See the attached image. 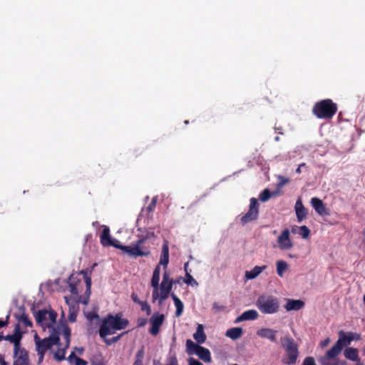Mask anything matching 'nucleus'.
I'll return each instance as SVG.
<instances>
[{"label": "nucleus", "instance_id": "4be33fe9", "mask_svg": "<svg viewBox=\"0 0 365 365\" xmlns=\"http://www.w3.org/2000/svg\"><path fill=\"white\" fill-rule=\"evenodd\" d=\"M258 313L255 309H250L244 312L240 316L236 318L235 323H239L247 320H255L257 319Z\"/></svg>", "mask_w": 365, "mask_h": 365}, {"label": "nucleus", "instance_id": "3c124183", "mask_svg": "<svg viewBox=\"0 0 365 365\" xmlns=\"http://www.w3.org/2000/svg\"><path fill=\"white\" fill-rule=\"evenodd\" d=\"M87 364L88 363L86 361L79 357L76 358V360L75 361L76 365H87Z\"/></svg>", "mask_w": 365, "mask_h": 365}, {"label": "nucleus", "instance_id": "393cba45", "mask_svg": "<svg viewBox=\"0 0 365 365\" xmlns=\"http://www.w3.org/2000/svg\"><path fill=\"white\" fill-rule=\"evenodd\" d=\"M353 340H354V337H353L352 333H349L348 336H347L344 331H340L339 332V339H338L337 341L340 342L342 349L344 346L349 344L350 342Z\"/></svg>", "mask_w": 365, "mask_h": 365}, {"label": "nucleus", "instance_id": "052dcab7", "mask_svg": "<svg viewBox=\"0 0 365 365\" xmlns=\"http://www.w3.org/2000/svg\"><path fill=\"white\" fill-rule=\"evenodd\" d=\"M133 365H143V363L140 359H138L134 362Z\"/></svg>", "mask_w": 365, "mask_h": 365}, {"label": "nucleus", "instance_id": "0eeeda50", "mask_svg": "<svg viewBox=\"0 0 365 365\" xmlns=\"http://www.w3.org/2000/svg\"><path fill=\"white\" fill-rule=\"evenodd\" d=\"M282 346L286 351L287 358L282 360L285 364L293 365L296 364L299 356L298 346L290 336L282 339Z\"/></svg>", "mask_w": 365, "mask_h": 365}, {"label": "nucleus", "instance_id": "864d4df0", "mask_svg": "<svg viewBox=\"0 0 365 365\" xmlns=\"http://www.w3.org/2000/svg\"><path fill=\"white\" fill-rule=\"evenodd\" d=\"M147 322V319L144 318H139L138 319V327H143L145 325Z\"/></svg>", "mask_w": 365, "mask_h": 365}, {"label": "nucleus", "instance_id": "c756f323", "mask_svg": "<svg viewBox=\"0 0 365 365\" xmlns=\"http://www.w3.org/2000/svg\"><path fill=\"white\" fill-rule=\"evenodd\" d=\"M171 297L175 303L176 311L175 316L179 317L182 315L183 312L184 305L182 301L174 294H171Z\"/></svg>", "mask_w": 365, "mask_h": 365}, {"label": "nucleus", "instance_id": "de8ad7c7", "mask_svg": "<svg viewBox=\"0 0 365 365\" xmlns=\"http://www.w3.org/2000/svg\"><path fill=\"white\" fill-rule=\"evenodd\" d=\"M78 313L76 312H68V321L70 322H75L76 321Z\"/></svg>", "mask_w": 365, "mask_h": 365}, {"label": "nucleus", "instance_id": "aec40b11", "mask_svg": "<svg viewBox=\"0 0 365 365\" xmlns=\"http://www.w3.org/2000/svg\"><path fill=\"white\" fill-rule=\"evenodd\" d=\"M101 243L103 246H113L115 247H118V245L115 244L110 237V229L108 227L104 225L103 231L101 234Z\"/></svg>", "mask_w": 365, "mask_h": 365}, {"label": "nucleus", "instance_id": "5fc2aeb1", "mask_svg": "<svg viewBox=\"0 0 365 365\" xmlns=\"http://www.w3.org/2000/svg\"><path fill=\"white\" fill-rule=\"evenodd\" d=\"M9 318V316H7L6 317V319L5 321H3V320L0 319V328L6 327L8 324V323H9V322H8Z\"/></svg>", "mask_w": 365, "mask_h": 365}, {"label": "nucleus", "instance_id": "a211bd4d", "mask_svg": "<svg viewBox=\"0 0 365 365\" xmlns=\"http://www.w3.org/2000/svg\"><path fill=\"white\" fill-rule=\"evenodd\" d=\"M294 208L297 221L299 222H301L303 220H304L307 217L308 211L304 206L300 198L297 200Z\"/></svg>", "mask_w": 365, "mask_h": 365}, {"label": "nucleus", "instance_id": "58836bf2", "mask_svg": "<svg viewBox=\"0 0 365 365\" xmlns=\"http://www.w3.org/2000/svg\"><path fill=\"white\" fill-rule=\"evenodd\" d=\"M19 321L22 322L26 327H32V322L29 319L28 316L26 314H22L19 317Z\"/></svg>", "mask_w": 365, "mask_h": 365}, {"label": "nucleus", "instance_id": "a19ab883", "mask_svg": "<svg viewBox=\"0 0 365 365\" xmlns=\"http://www.w3.org/2000/svg\"><path fill=\"white\" fill-rule=\"evenodd\" d=\"M322 365H347L345 361L337 360L334 363H330L329 361H326V360H320Z\"/></svg>", "mask_w": 365, "mask_h": 365}, {"label": "nucleus", "instance_id": "603ef678", "mask_svg": "<svg viewBox=\"0 0 365 365\" xmlns=\"http://www.w3.org/2000/svg\"><path fill=\"white\" fill-rule=\"evenodd\" d=\"M131 299H133V301L137 304H141L142 301H140L139 299H138V295L135 294V293H132L131 294Z\"/></svg>", "mask_w": 365, "mask_h": 365}, {"label": "nucleus", "instance_id": "7c9ffc66", "mask_svg": "<svg viewBox=\"0 0 365 365\" xmlns=\"http://www.w3.org/2000/svg\"><path fill=\"white\" fill-rule=\"evenodd\" d=\"M265 266L259 267L255 266L252 270L247 271L245 273V276L247 279H252L257 277L264 269Z\"/></svg>", "mask_w": 365, "mask_h": 365}, {"label": "nucleus", "instance_id": "f704fd0d", "mask_svg": "<svg viewBox=\"0 0 365 365\" xmlns=\"http://www.w3.org/2000/svg\"><path fill=\"white\" fill-rule=\"evenodd\" d=\"M288 264L283 260L278 261L277 262V272L280 277L284 275V272L287 269Z\"/></svg>", "mask_w": 365, "mask_h": 365}, {"label": "nucleus", "instance_id": "4c0bfd02", "mask_svg": "<svg viewBox=\"0 0 365 365\" xmlns=\"http://www.w3.org/2000/svg\"><path fill=\"white\" fill-rule=\"evenodd\" d=\"M125 332H123V333H121L120 334H118V336H113V338L108 339H106L104 340L105 343L107 344V345H110L112 344H114V343H116L117 341H118V340L121 338V336L125 334Z\"/></svg>", "mask_w": 365, "mask_h": 365}, {"label": "nucleus", "instance_id": "9d476101", "mask_svg": "<svg viewBox=\"0 0 365 365\" xmlns=\"http://www.w3.org/2000/svg\"><path fill=\"white\" fill-rule=\"evenodd\" d=\"M81 273L83 274V279L86 284V291L83 295H78V299L76 300L77 304L82 303L85 305H87L89 302L90 295L91 294V273L92 269H86L81 270Z\"/></svg>", "mask_w": 365, "mask_h": 365}, {"label": "nucleus", "instance_id": "774afa93", "mask_svg": "<svg viewBox=\"0 0 365 365\" xmlns=\"http://www.w3.org/2000/svg\"><path fill=\"white\" fill-rule=\"evenodd\" d=\"M142 354H143V350L139 351L137 354V356L140 357L142 355Z\"/></svg>", "mask_w": 365, "mask_h": 365}, {"label": "nucleus", "instance_id": "9b49d317", "mask_svg": "<svg viewBox=\"0 0 365 365\" xmlns=\"http://www.w3.org/2000/svg\"><path fill=\"white\" fill-rule=\"evenodd\" d=\"M259 215V203L255 197L250 199L249 210L240 218L241 223L245 225L257 219Z\"/></svg>", "mask_w": 365, "mask_h": 365}, {"label": "nucleus", "instance_id": "79ce46f5", "mask_svg": "<svg viewBox=\"0 0 365 365\" xmlns=\"http://www.w3.org/2000/svg\"><path fill=\"white\" fill-rule=\"evenodd\" d=\"M85 316H86V319L90 322L93 321L94 319L99 318L98 314L94 312H88L87 313H85Z\"/></svg>", "mask_w": 365, "mask_h": 365}, {"label": "nucleus", "instance_id": "5701e85b", "mask_svg": "<svg viewBox=\"0 0 365 365\" xmlns=\"http://www.w3.org/2000/svg\"><path fill=\"white\" fill-rule=\"evenodd\" d=\"M311 204L315 211L320 215H327V209L323 203V202L317 198V197H313L311 200Z\"/></svg>", "mask_w": 365, "mask_h": 365}, {"label": "nucleus", "instance_id": "7ed1b4c3", "mask_svg": "<svg viewBox=\"0 0 365 365\" xmlns=\"http://www.w3.org/2000/svg\"><path fill=\"white\" fill-rule=\"evenodd\" d=\"M338 107L331 99L327 98L317 102L312 108V113L320 119H331L336 113Z\"/></svg>", "mask_w": 365, "mask_h": 365}, {"label": "nucleus", "instance_id": "20e7f679", "mask_svg": "<svg viewBox=\"0 0 365 365\" xmlns=\"http://www.w3.org/2000/svg\"><path fill=\"white\" fill-rule=\"evenodd\" d=\"M169 263V247L168 243L165 241L162 247V251L160 255V259L159 264L154 269L152 279H151V286L153 288V295L155 297L158 296V287H159L160 282V265L163 266L164 269H166L168 267V264Z\"/></svg>", "mask_w": 365, "mask_h": 365}, {"label": "nucleus", "instance_id": "a18cd8bd", "mask_svg": "<svg viewBox=\"0 0 365 365\" xmlns=\"http://www.w3.org/2000/svg\"><path fill=\"white\" fill-rule=\"evenodd\" d=\"M302 365H316V363L313 357L307 356L304 359Z\"/></svg>", "mask_w": 365, "mask_h": 365}, {"label": "nucleus", "instance_id": "f257e3e1", "mask_svg": "<svg viewBox=\"0 0 365 365\" xmlns=\"http://www.w3.org/2000/svg\"><path fill=\"white\" fill-rule=\"evenodd\" d=\"M61 333V329L59 328V324L56 328H53L50 331L48 337L41 339L37 334L34 336V341L36 344V350L38 356V363H41L43 360L44 355L47 350L51 349L53 345H60L59 335Z\"/></svg>", "mask_w": 365, "mask_h": 365}, {"label": "nucleus", "instance_id": "13d9d810", "mask_svg": "<svg viewBox=\"0 0 365 365\" xmlns=\"http://www.w3.org/2000/svg\"><path fill=\"white\" fill-rule=\"evenodd\" d=\"M302 165H306V164H305V163H302V164H300V165L298 166V168L296 169V173H297L300 174V173H302V170H301V168H302Z\"/></svg>", "mask_w": 365, "mask_h": 365}, {"label": "nucleus", "instance_id": "c85d7f7f", "mask_svg": "<svg viewBox=\"0 0 365 365\" xmlns=\"http://www.w3.org/2000/svg\"><path fill=\"white\" fill-rule=\"evenodd\" d=\"M193 338L198 344H202L206 340V335L204 332V327L202 324H199L196 331L193 334Z\"/></svg>", "mask_w": 365, "mask_h": 365}, {"label": "nucleus", "instance_id": "37998d69", "mask_svg": "<svg viewBox=\"0 0 365 365\" xmlns=\"http://www.w3.org/2000/svg\"><path fill=\"white\" fill-rule=\"evenodd\" d=\"M141 307L142 311H145L148 315H150L151 313V309L149 306V304L146 302H142L141 304H140Z\"/></svg>", "mask_w": 365, "mask_h": 365}, {"label": "nucleus", "instance_id": "e433bc0d", "mask_svg": "<svg viewBox=\"0 0 365 365\" xmlns=\"http://www.w3.org/2000/svg\"><path fill=\"white\" fill-rule=\"evenodd\" d=\"M271 197V192L269 189H264L259 195V199L262 202H266Z\"/></svg>", "mask_w": 365, "mask_h": 365}, {"label": "nucleus", "instance_id": "4468645a", "mask_svg": "<svg viewBox=\"0 0 365 365\" xmlns=\"http://www.w3.org/2000/svg\"><path fill=\"white\" fill-rule=\"evenodd\" d=\"M164 321L165 316L163 314H160L159 312L154 313L150 319L151 327L149 332L152 335L156 336L159 333L160 327L163 325Z\"/></svg>", "mask_w": 365, "mask_h": 365}, {"label": "nucleus", "instance_id": "f03ea898", "mask_svg": "<svg viewBox=\"0 0 365 365\" xmlns=\"http://www.w3.org/2000/svg\"><path fill=\"white\" fill-rule=\"evenodd\" d=\"M128 324V320L122 318L120 314H108L102 321L99 335L101 338H105L108 335L113 334L116 330L125 329Z\"/></svg>", "mask_w": 365, "mask_h": 365}, {"label": "nucleus", "instance_id": "a878e982", "mask_svg": "<svg viewBox=\"0 0 365 365\" xmlns=\"http://www.w3.org/2000/svg\"><path fill=\"white\" fill-rule=\"evenodd\" d=\"M195 354L205 363H210L212 361L210 351L208 349L203 346L199 347Z\"/></svg>", "mask_w": 365, "mask_h": 365}, {"label": "nucleus", "instance_id": "6ab92c4d", "mask_svg": "<svg viewBox=\"0 0 365 365\" xmlns=\"http://www.w3.org/2000/svg\"><path fill=\"white\" fill-rule=\"evenodd\" d=\"M342 351L341 346L339 341H336V344L327 351L325 356L321 359V360H326L329 361L330 359L336 357Z\"/></svg>", "mask_w": 365, "mask_h": 365}, {"label": "nucleus", "instance_id": "4d7b16f0", "mask_svg": "<svg viewBox=\"0 0 365 365\" xmlns=\"http://www.w3.org/2000/svg\"><path fill=\"white\" fill-rule=\"evenodd\" d=\"M329 343V338H327V339H326L324 341H322V342L320 343V345H321V346H322V347H324V346H327V344H328Z\"/></svg>", "mask_w": 365, "mask_h": 365}, {"label": "nucleus", "instance_id": "412c9836", "mask_svg": "<svg viewBox=\"0 0 365 365\" xmlns=\"http://www.w3.org/2000/svg\"><path fill=\"white\" fill-rule=\"evenodd\" d=\"M277 331L269 328H262L257 331V334L262 337L269 339L272 342H275Z\"/></svg>", "mask_w": 365, "mask_h": 365}, {"label": "nucleus", "instance_id": "0e129e2a", "mask_svg": "<svg viewBox=\"0 0 365 365\" xmlns=\"http://www.w3.org/2000/svg\"><path fill=\"white\" fill-rule=\"evenodd\" d=\"M92 365H104L103 362H92Z\"/></svg>", "mask_w": 365, "mask_h": 365}, {"label": "nucleus", "instance_id": "bb28decb", "mask_svg": "<svg viewBox=\"0 0 365 365\" xmlns=\"http://www.w3.org/2000/svg\"><path fill=\"white\" fill-rule=\"evenodd\" d=\"M344 356L351 361H358L359 359V351L358 349L353 347L346 348L344 352Z\"/></svg>", "mask_w": 365, "mask_h": 365}, {"label": "nucleus", "instance_id": "72a5a7b5", "mask_svg": "<svg viewBox=\"0 0 365 365\" xmlns=\"http://www.w3.org/2000/svg\"><path fill=\"white\" fill-rule=\"evenodd\" d=\"M187 267H188V262H186L184 264V269L186 272L185 274V282L187 284L193 285V284H197V282L194 279L192 276L187 271Z\"/></svg>", "mask_w": 365, "mask_h": 365}, {"label": "nucleus", "instance_id": "c03bdc74", "mask_svg": "<svg viewBox=\"0 0 365 365\" xmlns=\"http://www.w3.org/2000/svg\"><path fill=\"white\" fill-rule=\"evenodd\" d=\"M170 281H174V280L173 279L170 278V273H169V272L166 269L164 271V273H163V280H162L161 283H165H165H168Z\"/></svg>", "mask_w": 365, "mask_h": 365}, {"label": "nucleus", "instance_id": "e2e57ef3", "mask_svg": "<svg viewBox=\"0 0 365 365\" xmlns=\"http://www.w3.org/2000/svg\"><path fill=\"white\" fill-rule=\"evenodd\" d=\"M362 235H363V243L365 245V228L362 231Z\"/></svg>", "mask_w": 365, "mask_h": 365}, {"label": "nucleus", "instance_id": "2eb2a0df", "mask_svg": "<svg viewBox=\"0 0 365 365\" xmlns=\"http://www.w3.org/2000/svg\"><path fill=\"white\" fill-rule=\"evenodd\" d=\"M22 335L20 331L19 325L17 324L14 329V333L13 334H9L5 336L4 339L9 341L10 342L14 344V354L16 356L19 351L21 348L20 341L21 339Z\"/></svg>", "mask_w": 365, "mask_h": 365}, {"label": "nucleus", "instance_id": "cd10ccee", "mask_svg": "<svg viewBox=\"0 0 365 365\" xmlns=\"http://www.w3.org/2000/svg\"><path fill=\"white\" fill-rule=\"evenodd\" d=\"M243 334V329L241 327H233L230 329H228L226 331V336L233 339L236 340L239 338H240Z\"/></svg>", "mask_w": 365, "mask_h": 365}, {"label": "nucleus", "instance_id": "dca6fc26", "mask_svg": "<svg viewBox=\"0 0 365 365\" xmlns=\"http://www.w3.org/2000/svg\"><path fill=\"white\" fill-rule=\"evenodd\" d=\"M277 242L279 248L283 250H287L293 247V244L289 238V230L285 229L277 238Z\"/></svg>", "mask_w": 365, "mask_h": 365}, {"label": "nucleus", "instance_id": "2f4dec72", "mask_svg": "<svg viewBox=\"0 0 365 365\" xmlns=\"http://www.w3.org/2000/svg\"><path fill=\"white\" fill-rule=\"evenodd\" d=\"M66 304L68 305V312H76L78 313L79 310V307L77 302L75 301L71 302V297H64Z\"/></svg>", "mask_w": 365, "mask_h": 365}, {"label": "nucleus", "instance_id": "ddd939ff", "mask_svg": "<svg viewBox=\"0 0 365 365\" xmlns=\"http://www.w3.org/2000/svg\"><path fill=\"white\" fill-rule=\"evenodd\" d=\"M176 284L175 281H170L168 283H161L160 284V292L159 287H158V296L155 297L153 295V292H152V297L153 302L157 299H159V304H162L165 299H167L170 295V293L172 290L173 285Z\"/></svg>", "mask_w": 365, "mask_h": 365}, {"label": "nucleus", "instance_id": "6e6d98bb", "mask_svg": "<svg viewBox=\"0 0 365 365\" xmlns=\"http://www.w3.org/2000/svg\"><path fill=\"white\" fill-rule=\"evenodd\" d=\"M0 365H9V364L5 361L4 357L1 354H0Z\"/></svg>", "mask_w": 365, "mask_h": 365}, {"label": "nucleus", "instance_id": "49530a36", "mask_svg": "<svg viewBox=\"0 0 365 365\" xmlns=\"http://www.w3.org/2000/svg\"><path fill=\"white\" fill-rule=\"evenodd\" d=\"M225 309V307L220 305L217 302H214L212 304V309L215 312H220Z\"/></svg>", "mask_w": 365, "mask_h": 365}, {"label": "nucleus", "instance_id": "473e14b6", "mask_svg": "<svg viewBox=\"0 0 365 365\" xmlns=\"http://www.w3.org/2000/svg\"><path fill=\"white\" fill-rule=\"evenodd\" d=\"M200 346H201L195 344L191 339H187L186 341L187 352L188 354H192L193 353L196 354Z\"/></svg>", "mask_w": 365, "mask_h": 365}, {"label": "nucleus", "instance_id": "f3484780", "mask_svg": "<svg viewBox=\"0 0 365 365\" xmlns=\"http://www.w3.org/2000/svg\"><path fill=\"white\" fill-rule=\"evenodd\" d=\"M15 359L13 365H30L29 354L27 351L22 348L19 349V351L16 356H14Z\"/></svg>", "mask_w": 365, "mask_h": 365}, {"label": "nucleus", "instance_id": "ea45409f", "mask_svg": "<svg viewBox=\"0 0 365 365\" xmlns=\"http://www.w3.org/2000/svg\"><path fill=\"white\" fill-rule=\"evenodd\" d=\"M157 200H158V197H153L151 202H150V204L148 205V206L146 207V210L148 212H152L154 211L155 208V206H156V203H157Z\"/></svg>", "mask_w": 365, "mask_h": 365}, {"label": "nucleus", "instance_id": "c9c22d12", "mask_svg": "<svg viewBox=\"0 0 365 365\" xmlns=\"http://www.w3.org/2000/svg\"><path fill=\"white\" fill-rule=\"evenodd\" d=\"M298 233L302 237V238L307 239L310 235V230L307 226L302 225L299 227Z\"/></svg>", "mask_w": 365, "mask_h": 365}, {"label": "nucleus", "instance_id": "09e8293b", "mask_svg": "<svg viewBox=\"0 0 365 365\" xmlns=\"http://www.w3.org/2000/svg\"><path fill=\"white\" fill-rule=\"evenodd\" d=\"M188 365H203L201 362L196 360L195 359L190 357L188 359Z\"/></svg>", "mask_w": 365, "mask_h": 365}, {"label": "nucleus", "instance_id": "6e6552de", "mask_svg": "<svg viewBox=\"0 0 365 365\" xmlns=\"http://www.w3.org/2000/svg\"><path fill=\"white\" fill-rule=\"evenodd\" d=\"M36 323L40 325L43 329L48 328L50 331H52L53 328H55L53 325L56 324L57 314L55 311L51 310L50 312L46 309L38 310L34 314Z\"/></svg>", "mask_w": 365, "mask_h": 365}, {"label": "nucleus", "instance_id": "423d86ee", "mask_svg": "<svg viewBox=\"0 0 365 365\" xmlns=\"http://www.w3.org/2000/svg\"><path fill=\"white\" fill-rule=\"evenodd\" d=\"M256 307L259 312L264 314L277 313L279 309L278 299L272 295H260L256 301Z\"/></svg>", "mask_w": 365, "mask_h": 365}, {"label": "nucleus", "instance_id": "1a4fd4ad", "mask_svg": "<svg viewBox=\"0 0 365 365\" xmlns=\"http://www.w3.org/2000/svg\"><path fill=\"white\" fill-rule=\"evenodd\" d=\"M59 328L61 329V334L65 341V345L63 348H58L53 354V358L57 361H61L66 359V350L69 347L71 342V329L66 321H61L59 324Z\"/></svg>", "mask_w": 365, "mask_h": 365}, {"label": "nucleus", "instance_id": "bf43d9fd", "mask_svg": "<svg viewBox=\"0 0 365 365\" xmlns=\"http://www.w3.org/2000/svg\"><path fill=\"white\" fill-rule=\"evenodd\" d=\"M299 227L298 226H293L292 227V233H298L299 232H297V230H299Z\"/></svg>", "mask_w": 365, "mask_h": 365}, {"label": "nucleus", "instance_id": "338daca9", "mask_svg": "<svg viewBox=\"0 0 365 365\" xmlns=\"http://www.w3.org/2000/svg\"><path fill=\"white\" fill-rule=\"evenodd\" d=\"M4 338H5V336L3 335V333H2V332H1V333H0V341H1V340H3V339H4Z\"/></svg>", "mask_w": 365, "mask_h": 365}, {"label": "nucleus", "instance_id": "f8f14e48", "mask_svg": "<svg viewBox=\"0 0 365 365\" xmlns=\"http://www.w3.org/2000/svg\"><path fill=\"white\" fill-rule=\"evenodd\" d=\"M81 276L83 279V274L81 273V271L72 273L68 279L69 291L74 296H78L79 292L81 291L83 284Z\"/></svg>", "mask_w": 365, "mask_h": 365}, {"label": "nucleus", "instance_id": "b1692460", "mask_svg": "<svg viewBox=\"0 0 365 365\" xmlns=\"http://www.w3.org/2000/svg\"><path fill=\"white\" fill-rule=\"evenodd\" d=\"M304 306V302L300 299H288L285 305L287 311L299 310Z\"/></svg>", "mask_w": 365, "mask_h": 365}, {"label": "nucleus", "instance_id": "39448f33", "mask_svg": "<svg viewBox=\"0 0 365 365\" xmlns=\"http://www.w3.org/2000/svg\"><path fill=\"white\" fill-rule=\"evenodd\" d=\"M155 234L153 232H148L145 235L139 236V239L137 240L135 245L131 246H122L119 245L118 248L128 253L130 256L134 257H142L148 256L150 252L148 249H144L143 244L146 240L153 237Z\"/></svg>", "mask_w": 365, "mask_h": 365}, {"label": "nucleus", "instance_id": "8fccbe9b", "mask_svg": "<svg viewBox=\"0 0 365 365\" xmlns=\"http://www.w3.org/2000/svg\"><path fill=\"white\" fill-rule=\"evenodd\" d=\"M76 358H78V356H76V355L75 354V353L73 351H72L71 353V354L68 356V357L67 358V360L68 361V362L70 364H73V361H76Z\"/></svg>", "mask_w": 365, "mask_h": 365}, {"label": "nucleus", "instance_id": "680f3d73", "mask_svg": "<svg viewBox=\"0 0 365 365\" xmlns=\"http://www.w3.org/2000/svg\"><path fill=\"white\" fill-rule=\"evenodd\" d=\"M289 179H283V180L281 181L280 183H281V185H284V184L289 182Z\"/></svg>", "mask_w": 365, "mask_h": 365}, {"label": "nucleus", "instance_id": "69168bd1", "mask_svg": "<svg viewBox=\"0 0 365 365\" xmlns=\"http://www.w3.org/2000/svg\"><path fill=\"white\" fill-rule=\"evenodd\" d=\"M353 337H354V340H358L360 339V336L359 334H356V336L353 335Z\"/></svg>", "mask_w": 365, "mask_h": 365}]
</instances>
